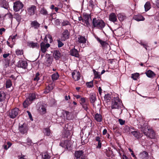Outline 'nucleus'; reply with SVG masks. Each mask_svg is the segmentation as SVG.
Returning <instances> with one entry per match:
<instances>
[{"mask_svg": "<svg viewBox=\"0 0 159 159\" xmlns=\"http://www.w3.org/2000/svg\"><path fill=\"white\" fill-rule=\"evenodd\" d=\"M60 145L62 147L66 149L67 150H70L71 149V145L70 141L66 140L61 143L60 144Z\"/></svg>", "mask_w": 159, "mask_h": 159, "instance_id": "4", "label": "nucleus"}, {"mask_svg": "<svg viewBox=\"0 0 159 159\" xmlns=\"http://www.w3.org/2000/svg\"><path fill=\"white\" fill-rule=\"evenodd\" d=\"M83 107L85 110L87 111L88 107L87 105L86 104H84L83 105Z\"/></svg>", "mask_w": 159, "mask_h": 159, "instance_id": "63", "label": "nucleus"}, {"mask_svg": "<svg viewBox=\"0 0 159 159\" xmlns=\"http://www.w3.org/2000/svg\"><path fill=\"white\" fill-rule=\"evenodd\" d=\"M141 129L142 131H143V133L145 135H148V133L147 132H146V131H146V128L145 127H141Z\"/></svg>", "mask_w": 159, "mask_h": 159, "instance_id": "51", "label": "nucleus"}, {"mask_svg": "<svg viewBox=\"0 0 159 159\" xmlns=\"http://www.w3.org/2000/svg\"><path fill=\"white\" fill-rule=\"evenodd\" d=\"M145 10L146 11H148L151 8L150 3L149 2H147L144 5Z\"/></svg>", "mask_w": 159, "mask_h": 159, "instance_id": "37", "label": "nucleus"}, {"mask_svg": "<svg viewBox=\"0 0 159 159\" xmlns=\"http://www.w3.org/2000/svg\"><path fill=\"white\" fill-rule=\"evenodd\" d=\"M86 85L88 88H92L93 86V83L92 81L87 82L86 83Z\"/></svg>", "mask_w": 159, "mask_h": 159, "instance_id": "48", "label": "nucleus"}, {"mask_svg": "<svg viewBox=\"0 0 159 159\" xmlns=\"http://www.w3.org/2000/svg\"><path fill=\"white\" fill-rule=\"evenodd\" d=\"M36 1L39 4L43 3V0H36Z\"/></svg>", "mask_w": 159, "mask_h": 159, "instance_id": "59", "label": "nucleus"}, {"mask_svg": "<svg viewBox=\"0 0 159 159\" xmlns=\"http://www.w3.org/2000/svg\"><path fill=\"white\" fill-rule=\"evenodd\" d=\"M69 35L68 31L67 30H65L62 34L61 37L62 40L65 41L66 39H68L69 37Z\"/></svg>", "mask_w": 159, "mask_h": 159, "instance_id": "13", "label": "nucleus"}, {"mask_svg": "<svg viewBox=\"0 0 159 159\" xmlns=\"http://www.w3.org/2000/svg\"><path fill=\"white\" fill-rule=\"evenodd\" d=\"M10 64V60L6 59L5 60L4 67L7 68L8 67Z\"/></svg>", "mask_w": 159, "mask_h": 159, "instance_id": "45", "label": "nucleus"}, {"mask_svg": "<svg viewBox=\"0 0 159 159\" xmlns=\"http://www.w3.org/2000/svg\"><path fill=\"white\" fill-rule=\"evenodd\" d=\"M94 119L98 122H101L102 121V116L98 113L95 114L94 116Z\"/></svg>", "mask_w": 159, "mask_h": 159, "instance_id": "18", "label": "nucleus"}, {"mask_svg": "<svg viewBox=\"0 0 159 159\" xmlns=\"http://www.w3.org/2000/svg\"><path fill=\"white\" fill-rule=\"evenodd\" d=\"M17 34L11 36L9 38V39H11L12 41L14 43L15 41V39H17Z\"/></svg>", "mask_w": 159, "mask_h": 159, "instance_id": "47", "label": "nucleus"}, {"mask_svg": "<svg viewBox=\"0 0 159 159\" xmlns=\"http://www.w3.org/2000/svg\"><path fill=\"white\" fill-rule=\"evenodd\" d=\"M53 56L54 58L56 59H58L61 56V54L60 52L58 51H54Z\"/></svg>", "mask_w": 159, "mask_h": 159, "instance_id": "25", "label": "nucleus"}, {"mask_svg": "<svg viewBox=\"0 0 159 159\" xmlns=\"http://www.w3.org/2000/svg\"><path fill=\"white\" fill-rule=\"evenodd\" d=\"M139 157L140 159H148L149 158L148 153L146 152L143 151L139 154Z\"/></svg>", "mask_w": 159, "mask_h": 159, "instance_id": "15", "label": "nucleus"}, {"mask_svg": "<svg viewBox=\"0 0 159 159\" xmlns=\"http://www.w3.org/2000/svg\"><path fill=\"white\" fill-rule=\"evenodd\" d=\"M57 42H58V47L59 48L61 47L64 45V44L59 40H57Z\"/></svg>", "mask_w": 159, "mask_h": 159, "instance_id": "54", "label": "nucleus"}, {"mask_svg": "<svg viewBox=\"0 0 159 159\" xmlns=\"http://www.w3.org/2000/svg\"><path fill=\"white\" fill-rule=\"evenodd\" d=\"M19 110L17 108H15L11 110L9 113V116L10 118L13 119L15 118L18 114Z\"/></svg>", "mask_w": 159, "mask_h": 159, "instance_id": "6", "label": "nucleus"}, {"mask_svg": "<svg viewBox=\"0 0 159 159\" xmlns=\"http://www.w3.org/2000/svg\"><path fill=\"white\" fill-rule=\"evenodd\" d=\"M28 129V126L25 123H23L22 125H20L19 127L20 131L22 134L27 133Z\"/></svg>", "mask_w": 159, "mask_h": 159, "instance_id": "7", "label": "nucleus"}, {"mask_svg": "<svg viewBox=\"0 0 159 159\" xmlns=\"http://www.w3.org/2000/svg\"><path fill=\"white\" fill-rule=\"evenodd\" d=\"M83 152L82 151H76L75 152V156L77 158H79L83 154Z\"/></svg>", "mask_w": 159, "mask_h": 159, "instance_id": "30", "label": "nucleus"}, {"mask_svg": "<svg viewBox=\"0 0 159 159\" xmlns=\"http://www.w3.org/2000/svg\"><path fill=\"white\" fill-rule=\"evenodd\" d=\"M52 59L50 57H49L46 58L45 62L47 66H49L52 63Z\"/></svg>", "mask_w": 159, "mask_h": 159, "instance_id": "33", "label": "nucleus"}, {"mask_svg": "<svg viewBox=\"0 0 159 159\" xmlns=\"http://www.w3.org/2000/svg\"><path fill=\"white\" fill-rule=\"evenodd\" d=\"M40 24L36 20H34L31 21L30 26L31 27L35 29H38L40 26Z\"/></svg>", "mask_w": 159, "mask_h": 159, "instance_id": "12", "label": "nucleus"}, {"mask_svg": "<svg viewBox=\"0 0 159 159\" xmlns=\"http://www.w3.org/2000/svg\"><path fill=\"white\" fill-rule=\"evenodd\" d=\"M109 20L114 22L117 20L116 16L114 13H111L109 16Z\"/></svg>", "mask_w": 159, "mask_h": 159, "instance_id": "20", "label": "nucleus"}, {"mask_svg": "<svg viewBox=\"0 0 159 159\" xmlns=\"http://www.w3.org/2000/svg\"><path fill=\"white\" fill-rule=\"evenodd\" d=\"M11 83L10 80H8L7 81L6 83V87L7 88H9L11 85Z\"/></svg>", "mask_w": 159, "mask_h": 159, "instance_id": "46", "label": "nucleus"}, {"mask_svg": "<svg viewBox=\"0 0 159 159\" xmlns=\"http://www.w3.org/2000/svg\"><path fill=\"white\" fill-rule=\"evenodd\" d=\"M72 77L75 81L79 80L80 77V73L76 70H74L72 73Z\"/></svg>", "mask_w": 159, "mask_h": 159, "instance_id": "10", "label": "nucleus"}, {"mask_svg": "<svg viewBox=\"0 0 159 159\" xmlns=\"http://www.w3.org/2000/svg\"><path fill=\"white\" fill-rule=\"evenodd\" d=\"M139 75L138 73H135L131 75V78L134 80H137L139 77Z\"/></svg>", "mask_w": 159, "mask_h": 159, "instance_id": "39", "label": "nucleus"}, {"mask_svg": "<svg viewBox=\"0 0 159 159\" xmlns=\"http://www.w3.org/2000/svg\"><path fill=\"white\" fill-rule=\"evenodd\" d=\"M97 40L98 41L100 44L102 45V48L104 49H106L109 47V44L107 43L106 42L103 41L101 40L99 38H97Z\"/></svg>", "mask_w": 159, "mask_h": 159, "instance_id": "14", "label": "nucleus"}, {"mask_svg": "<svg viewBox=\"0 0 159 159\" xmlns=\"http://www.w3.org/2000/svg\"><path fill=\"white\" fill-rule=\"evenodd\" d=\"M156 5L157 7L159 8V0H157L156 1Z\"/></svg>", "mask_w": 159, "mask_h": 159, "instance_id": "64", "label": "nucleus"}, {"mask_svg": "<svg viewBox=\"0 0 159 159\" xmlns=\"http://www.w3.org/2000/svg\"><path fill=\"white\" fill-rule=\"evenodd\" d=\"M118 121L120 124L121 125H122L124 124L125 123V120H123L122 119H119L118 120Z\"/></svg>", "mask_w": 159, "mask_h": 159, "instance_id": "56", "label": "nucleus"}, {"mask_svg": "<svg viewBox=\"0 0 159 159\" xmlns=\"http://www.w3.org/2000/svg\"><path fill=\"white\" fill-rule=\"evenodd\" d=\"M26 143L29 145H31L33 143L32 140L29 138L27 139Z\"/></svg>", "mask_w": 159, "mask_h": 159, "instance_id": "53", "label": "nucleus"}, {"mask_svg": "<svg viewBox=\"0 0 159 159\" xmlns=\"http://www.w3.org/2000/svg\"><path fill=\"white\" fill-rule=\"evenodd\" d=\"M15 18L17 21L20 22L21 20V16L18 14H16L15 15Z\"/></svg>", "mask_w": 159, "mask_h": 159, "instance_id": "44", "label": "nucleus"}, {"mask_svg": "<svg viewBox=\"0 0 159 159\" xmlns=\"http://www.w3.org/2000/svg\"><path fill=\"white\" fill-rule=\"evenodd\" d=\"M41 155L42 159H49L50 158V156L47 152L42 153Z\"/></svg>", "mask_w": 159, "mask_h": 159, "instance_id": "35", "label": "nucleus"}, {"mask_svg": "<svg viewBox=\"0 0 159 159\" xmlns=\"http://www.w3.org/2000/svg\"><path fill=\"white\" fill-rule=\"evenodd\" d=\"M16 53L17 55H21L22 54V51L19 49L16 50Z\"/></svg>", "mask_w": 159, "mask_h": 159, "instance_id": "52", "label": "nucleus"}, {"mask_svg": "<svg viewBox=\"0 0 159 159\" xmlns=\"http://www.w3.org/2000/svg\"><path fill=\"white\" fill-rule=\"evenodd\" d=\"M101 142L98 143V146H97L96 148H100L101 147Z\"/></svg>", "mask_w": 159, "mask_h": 159, "instance_id": "60", "label": "nucleus"}, {"mask_svg": "<svg viewBox=\"0 0 159 159\" xmlns=\"http://www.w3.org/2000/svg\"><path fill=\"white\" fill-rule=\"evenodd\" d=\"M93 73L94 75V78L95 79L100 78V75L99 73L96 71L94 70H93Z\"/></svg>", "mask_w": 159, "mask_h": 159, "instance_id": "41", "label": "nucleus"}, {"mask_svg": "<svg viewBox=\"0 0 159 159\" xmlns=\"http://www.w3.org/2000/svg\"><path fill=\"white\" fill-rule=\"evenodd\" d=\"M6 16H7L10 18H12V15L10 13H8L6 14Z\"/></svg>", "mask_w": 159, "mask_h": 159, "instance_id": "62", "label": "nucleus"}, {"mask_svg": "<svg viewBox=\"0 0 159 159\" xmlns=\"http://www.w3.org/2000/svg\"><path fill=\"white\" fill-rule=\"evenodd\" d=\"M36 98V95L34 93H30L29 94V96L26 98L29 99L31 102Z\"/></svg>", "mask_w": 159, "mask_h": 159, "instance_id": "26", "label": "nucleus"}, {"mask_svg": "<svg viewBox=\"0 0 159 159\" xmlns=\"http://www.w3.org/2000/svg\"><path fill=\"white\" fill-rule=\"evenodd\" d=\"M6 98L5 93L2 91H0V102H2Z\"/></svg>", "mask_w": 159, "mask_h": 159, "instance_id": "27", "label": "nucleus"}, {"mask_svg": "<svg viewBox=\"0 0 159 159\" xmlns=\"http://www.w3.org/2000/svg\"><path fill=\"white\" fill-rule=\"evenodd\" d=\"M50 46L49 44L47 43H45L44 42H42L40 44L41 50V52L45 53L47 50V49Z\"/></svg>", "mask_w": 159, "mask_h": 159, "instance_id": "8", "label": "nucleus"}, {"mask_svg": "<svg viewBox=\"0 0 159 159\" xmlns=\"http://www.w3.org/2000/svg\"><path fill=\"white\" fill-rule=\"evenodd\" d=\"M32 102L31 101H30L29 99L26 98V99L25 101L23 103V105L25 108H26L28 107V106L30 105L31 103Z\"/></svg>", "mask_w": 159, "mask_h": 159, "instance_id": "32", "label": "nucleus"}, {"mask_svg": "<svg viewBox=\"0 0 159 159\" xmlns=\"http://www.w3.org/2000/svg\"><path fill=\"white\" fill-rule=\"evenodd\" d=\"M36 10V7L34 5L31 6L29 7L28 9V14L30 15H33L35 14V11Z\"/></svg>", "mask_w": 159, "mask_h": 159, "instance_id": "9", "label": "nucleus"}, {"mask_svg": "<svg viewBox=\"0 0 159 159\" xmlns=\"http://www.w3.org/2000/svg\"><path fill=\"white\" fill-rule=\"evenodd\" d=\"M69 22L67 20H63L62 22V26H66V25H69Z\"/></svg>", "mask_w": 159, "mask_h": 159, "instance_id": "55", "label": "nucleus"}, {"mask_svg": "<svg viewBox=\"0 0 159 159\" xmlns=\"http://www.w3.org/2000/svg\"><path fill=\"white\" fill-rule=\"evenodd\" d=\"M17 66L18 67L25 69L27 67V63L26 61L21 60L18 62Z\"/></svg>", "mask_w": 159, "mask_h": 159, "instance_id": "11", "label": "nucleus"}, {"mask_svg": "<svg viewBox=\"0 0 159 159\" xmlns=\"http://www.w3.org/2000/svg\"><path fill=\"white\" fill-rule=\"evenodd\" d=\"M47 89H48L50 91L52 90L53 89V88L52 85H50L48 86V88H47Z\"/></svg>", "mask_w": 159, "mask_h": 159, "instance_id": "61", "label": "nucleus"}, {"mask_svg": "<svg viewBox=\"0 0 159 159\" xmlns=\"http://www.w3.org/2000/svg\"><path fill=\"white\" fill-rule=\"evenodd\" d=\"M39 12L40 14L44 16H46L48 15L47 10L44 7L40 8Z\"/></svg>", "mask_w": 159, "mask_h": 159, "instance_id": "28", "label": "nucleus"}, {"mask_svg": "<svg viewBox=\"0 0 159 159\" xmlns=\"http://www.w3.org/2000/svg\"><path fill=\"white\" fill-rule=\"evenodd\" d=\"M70 113L67 111H65L64 112V115L66 117L67 119L69 120L70 117Z\"/></svg>", "mask_w": 159, "mask_h": 159, "instance_id": "43", "label": "nucleus"}, {"mask_svg": "<svg viewBox=\"0 0 159 159\" xmlns=\"http://www.w3.org/2000/svg\"><path fill=\"white\" fill-rule=\"evenodd\" d=\"M23 7V3L20 1H16L14 3L13 9L15 11H18Z\"/></svg>", "mask_w": 159, "mask_h": 159, "instance_id": "3", "label": "nucleus"}, {"mask_svg": "<svg viewBox=\"0 0 159 159\" xmlns=\"http://www.w3.org/2000/svg\"><path fill=\"white\" fill-rule=\"evenodd\" d=\"M27 112L28 114V115L30 120H33V118H32V115H31V114L30 112V111H27Z\"/></svg>", "mask_w": 159, "mask_h": 159, "instance_id": "57", "label": "nucleus"}, {"mask_svg": "<svg viewBox=\"0 0 159 159\" xmlns=\"http://www.w3.org/2000/svg\"><path fill=\"white\" fill-rule=\"evenodd\" d=\"M39 111L41 114H44L46 112V109L45 107L43 105H42L39 109Z\"/></svg>", "mask_w": 159, "mask_h": 159, "instance_id": "34", "label": "nucleus"}, {"mask_svg": "<svg viewBox=\"0 0 159 159\" xmlns=\"http://www.w3.org/2000/svg\"><path fill=\"white\" fill-rule=\"evenodd\" d=\"M131 133L134 137L137 139H139L142 136V134L137 131H132L131 132Z\"/></svg>", "mask_w": 159, "mask_h": 159, "instance_id": "19", "label": "nucleus"}, {"mask_svg": "<svg viewBox=\"0 0 159 159\" xmlns=\"http://www.w3.org/2000/svg\"><path fill=\"white\" fill-rule=\"evenodd\" d=\"M70 54L71 55L76 57H79V56L78 50L75 48L72 49L70 51Z\"/></svg>", "mask_w": 159, "mask_h": 159, "instance_id": "16", "label": "nucleus"}, {"mask_svg": "<svg viewBox=\"0 0 159 159\" xmlns=\"http://www.w3.org/2000/svg\"><path fill=\"white\" fill-rule=\"evenodd\" d=\"M104 98L105 99H107V100H110L111 99V95L109 94L105 95L104 96Z\"/></svg>", "mask_w": 159, "mask_h": 159, "instance_id": "50", "label": "nucleus"}, {"mask_svg": "<svg viewBox=\"0 0 159 159\" xmlns=\"http://www.w3.org/2000/svg\"><path fill=\"white\" fill-rule=\"evenodd\" d=\"M46 36L48 37L49 39L50 42V43H51L52 41L51 36L49 34H48V35H47Z\"/></svg>", "mask_w": 159, "mask_h": 159, "instance_id": "58", "label": "nucleus"}, {"mask_svg": "<svg viewBox=\"0 0 159 159\" xmlns=\"http://www.w3.org/2000/svg\"><path fill=\"white\" fill-rule=\"evenodd\" d=\"M44 134L49 136L50 134V130L49 128H46L44 129L43 131Z\"/></svg>", "mask_w": 159, "mask_h": 159, "instance_id": "42", "label": "nucleus"}, {"mask_svg": "<svg viewBox=\"0 0 159 159\" xmlns=\"http://www.w3.org/2000/svg\"><path fill=\"white\" fill-rule=\"evenodd\" d=\"M123 105L119 98L115 97L112 100L111 107L112 109H117L120 110V114L122 112Z\"/></svg>", "mask_w": 159, "mask_h": 159, "instance_id": "1", "label": "nucleus"}, {"mask_svg": "<svg viewBox=\"0 0 159 159\" xmlns=\"http://www.w3.org/2000/svg\"><path fill=\"white\" fill-rule=\"evenodd\" d=\"M87 39L82 36L80 35L78 38V42L79 43L84 44L86 43Z\"/></svg>", "mask_w": 159, "mask_h": 159, "instance_id": "17", "label": "nucleus"}, {"mask_svg": "<svg viewBox=\"0 0 159 159\" xmlns=\"http://www.w3.org/2000/svg\"><path fill=\"white\" fill-rule=\"evenodd\" d=\"M39 73L38 72L36 74V75L35 77L34 78V81H38L39 80Z\"/></svg>", "mask_w": 159, "mask_h": 159, "instance_id": "49", "label": "nucleus"}, {"mask_svg": "<svg viewBox=\"0 0 159 159\" xmlns=\"http://www.w3.org/2000/svg\"><path fill=\"white\" fill-rule=\"evenodd\" d=\"M91 20L90 16L88 14H85L84 15L83 22L84 21L85 25L89 27L90 25L89 22Z\"/></svg>", "mask_w": 159, "mask_h": 159, "instance_id": "5", "label": "nucleus"}, {"mask_svg": "<svg viewBox=\"0 0 159 159\" xmlns=\"http://www.w3.org/2000/svg\"><path fill=\"white\" fill-rule=\"evenodd\" d=\"M96 100L95 94L92 93L90 95V100L91 103H94Z\"/></svg>", "mask_w": 159, "mask_h": 159, "instance_id": "40", "label": "nucleus"}, {"mask_svg": "<svg viewBox=\"0 0 159 159\" xmlns=\"http://www.w3.org/2000/svg\"><path fill=\"white\" fill-rule=\"evenodd\" d=\"M134 18L135 20L138 21H143L145 19L144 18L140 15H138L135 16Z\"/></svg>", "mask_w": 159, "mask_h": 159, "instance_id": "23", "label": "nucleus"}, {"mask_svg": "<svg viewBox=\"0 0 159 159\" xmlns=\"http://www.w3.org/2000/svg\"><path fill=\"white\" fill-rule=\"evenodd\" d=\"M148 131L149 132V134H148V135H146L151 139H154L155 138V133L154 131L151 129H148Z\"/></svg>", "mask_w": 159, "mask_h": 159, "instance_id": "22", "label": "nucleus"}, {"mask_svg": "<svg viewBox=\"0 0 159 159\" xmlns=\"http://www.w3.org/2000/svg\"><path fill=\"white\" fill-rule=\"evenodd\" d=\"M92 23L94 27L100 29H102L105 25V23L102 20L96 18L93 19Z\"/></svg>", "mask_w": 159, "mask_h": 159, "instance_id": "2", "label": "nucleus"}, {"mask_svg": "<svg viewBox=\"0 0 159 159\" xmlns=\"http://www.w3.org/2000/svg\"><path fill=\"white\" fill-rule=\"evenodd\" d=\"M2 7L4 8L7 9L8 8V4L7 2L5 0H3L2 3Z\"/></svg>", "mask_w": 159, "mask_h": 159, "instance_id": "36", "label": "nucleus"}, {"mask_svg": "<svg viewBox=\"0 0 159 159\" xmlns=\"http://www.w3.org/2000/svg\"><path fill=\"white\" fill-rule=\"evenodd\" d=\"M146 74L148 77L151 78L153 77L155 75V74L154 72L150 70H149L147 71Z\"/></svg>", "mask_w": 159, "mask_h": 159, "instance_id": "24", "label": "nucleus"}, {"mask_svg": "<svg viewBox=\"0 0 159 159\" xmlns=\"http://www.w3.org/2000/svg\"><path fill=\"white\" fill-rule=\"evenodd\" d=\"M28 45L30 48H39V45L37 43H34L33 42H30L28 43Z\"/></svg>", "mask_w": 159, "mask_h": 159, "instance_id": "21", "label": "nucleus"}, {"mask_svg": "<svg viewBox=\"0 0 159 159\" xmlns=\"http://www.w3.org/2000/svg\"><path fill=\"white\" fill-rule=\"evenodd\" d=\"M138 43L139 44H140L141 46H143L146 50H147V48L148 47V43L144 42L142 40H140L139 42L137 41Z\"/></svg>", "mask_w": 159, "mask_h": 159, "instance_id": "29", "label": "nucleus"}, {"mask_svg": "<svg viewBox=\"0 0 159 159\" xmlns=\"http://www.w3.org/2000/svg\"><path fill=\"white\" fill-rule=\"evenodd\" d=\"M119 20L120 21H122L126 18V16L122 13H119L118 15Z\"/></svg>", "mask_w": 159, "mask_h": 159, "instance_id": "31", "label": "nucleus"}, {"mask_svg": "<svg viewBox=\"0 0 159 159\" xmlns=\"http://www.w3.org/2000/svg\"><path fill=\"white\" fill-rule=\"evenodd\" d=\"M59 77V75L57 72L53 74L52 75V79L53 81L57 80Z\"/></svg>", "mask_w": 159, "mask_h": 159, "instance_id": "38", "label": "nucleus"}]
</instances>
